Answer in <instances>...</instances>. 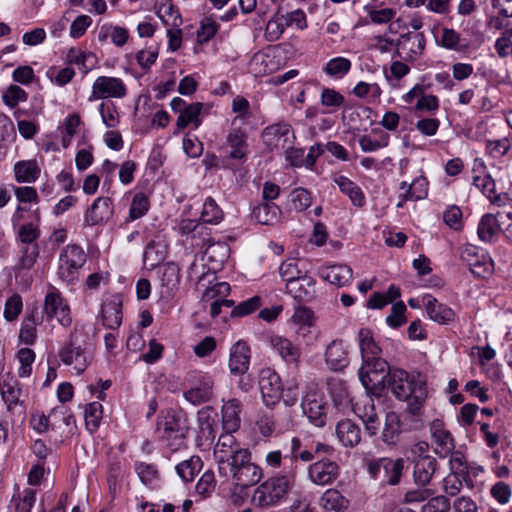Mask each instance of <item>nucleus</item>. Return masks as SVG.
Segmentation results:
<instances>
[{"mask_svg": "<svg viewBox=\"0 0 512 512\" xmlns=\"http://www.w3.org/2000/svg\"><path fill=\"white\" fill-rule=\"evenodd\" d=\"M285 29L282 14L278 12L268 21L265 29V38L271 42L276 41L281 37Z\"/></svg>", "mask_w": 512, "mask_h": 512, "instance_id": "obj_60", "label": "nucleus"}, {"mask_svg": "<svg viewBox=\"0 0 512 512\" xmlns=\"http://www.w3.org/2000/svg\"><path fill=\"white\" fill-rule=\"evenodd\" d=\"M294 479L293 472L268 478L254 489L252 504L261 509L279 505L292 488Z\"/></svg>", "mask_w": 512, "mask_h": 512, "instance_id": "obj_2", "label": "nucleus"}, {"mask_svg": "<svg viewBox=\"0 0 512 512\" xmlns=\"http://www.w3.org/2000/svg\"><path fill=\"white\" fill-rule=\"evenodd\" d=\"M333 182L339 187L340 191L350 199L354 206L363 207L365 205V195L355 182L339 174L333 176Z\"/></svg>", "mask_w": 512, "mask_h": 512, "instance_id": "obj_29", "label": "nucleus"}, {"mask_svg": "<svg viewBox=\"0 0 512 512\" xmlns=\"http://www.w3.org/2000/svg\"><path fill=\"white\" fill-rule=\"evenodd\" d=\"M320 276L325 281L337 287H342L352 280L351 267L344 264H334L320 269Z\"/></svg>", "mask_w": 512, "mask_h": 512, "instance_id": "obj_26", "label": "nucleus"}, {"mask_svg": "<svg viewBox=\"0 0 512 512\" xmlns=\"http://www.w3.org/2000/svg\"><path fill=\"white\" fill-rule=\"evenodd\" d=\"M93 58L95 56L92 53H85L76 48H71L67 53L68 63L77 65L84 73L91 69L92 65H88L87 62Z\"/></svg>", "mask_w": 512, "mask_h": 512, "instance_id": "obj_59", "label": "nucleus"}, {"mask_svg": "<svg viewBox=\"0 0 512 512\" xmlns=\"http://www.w3.org/2000/svg\"><path fill=\"white\" fill-rule=\"evenodd\" d=\"M259 389L263 403L273 407L282 397V382L278 373L271 368H263L259 373Z\"/></svg>", "mask_w": 512, "mask_h": 512, "instance_id": "obj_11", "label": "nucleus"}, {"mask_svg": "<svg viewBox=\"0 0 512 512\" xmlns=\"http://www.w3.org/2000/svg\"><path fill=\"white\" fill-rule=\"evenodd\" d=\"M60 359L66 365L72 366L77 374L86 370L88 362L84 350L76 346L74 341L64 347L59 353Z\"/></svg>", "mask_w": 512, "mask_h": 512, "instance_id": "obj_25", "label": "nucleus"}, {"mask_svg": "<svg viewBox=\"0 0 512 512\" xmlns=\"http://www.w3.org/2000/svg\"><path fill=\"white\" fill-rule=\"evenodd\" d=\"M291 207L298 211H304L312 204L310 192L304 188H296L290 193Z\"/></svg>", "mask_w": 512, "mask_h": 512, "instance_id": "obj_56", "label": "nucleus"}, {"mask_svg": "<svg viewBox=\"0 0 512 512\" xmlns=\"http://www.w3.org/2000/svg\"><path fill=\"white\" fill-rule=\"evenodd\" d=\"M213 395V381L205 378L202 383L184 392V397L193 405H200L209 401Z\"/></svg>", "mask_w": 512, "mask_h": 512, "instance_id": "obj_35", "label": "nucleus"}, {"mask_svg": "<svg viewBox=\"0 0 512 512\" xmlns=\"http://www.w3.org/2000/svg\"><path fill=\"white\" fill-rule=\"evenodd\" d=\"M286 291L299 302H308L315 296V281L312 277L304 275L289 284H286Z\"/></svg>", "mask_w": 512, "mask_h": 512, "instance_id": "obj_23", "label": "nucleus"}, {"mask_svg": "<svg viewBox=\"0 0 512 512\" xmlns=\"http://www.w3.org/2000/svg\"><path fill=\"white\" fill-rule=\"evenodd\" d=\"M226 144L230 148L229 158L243 160L248 151L247 134L241 128H232L226 137Z\"/></svg>", "mask_w": 512, "mask_h": 512, "instance_id": "obj_28", "label": "nucleus"}, {"mask_svg": "<svg viewBox=\"0 0 512 512\" xmlns=\"http://www.w3.org/2000/svg\"><path fill=\"white\" fill-rule=\"evenodd\" d=\"M280 208L273 202H263L254 207L252 216L260 224L273 225L279 221Z\"/></svg>", "mask_w": 512, "mask_h": 512, "instance_id": "obj_33", "label": "nucleus"}, {"mask_svg": "<svg viewBox=\"0 0 512 512\" xmlns=\"http://www.w3.org/2000/svg\"><path fill=\"white\" fill-rule=\"evenodd\" d=\"M135 471L141 482L145 485L153 484L159 476L157 468L153 464L138 462L135 464Z\"/></svg>", "mask_w": 512, "mask_h": 512, "instance_id": "obj_62", "label": "nucleus"}, {"mask_svg": "<svg viewBox=\"0 0 512 512\" xmlns=\"http://www.w3.org/2000/svg\"><path fill=\"white\" fill-rule=\"evenodd\" d=\"M35 358V352L30 348H21L17 351L16 359L19 362L18 376L20 378H27L31 375Z\"/></svg>", "mask_w": 512, "mask_h": 512, "instance_id": "obj_48", "label": "nucleus"}, {"mask_svg": "<svg viewBox=\"0 0 512 512\" xmlns=\"http://www.w3.org/2000/svg\"><path fill=\"white\" fill-rule=\"evenodd\" d=\"M405 461L402 458L387 457L370 460L367 463L369 475L383 484L396 485L400 482Z\"/></svg>", "mask_w": 512, "mask_h": 512, "instance_id": "obj_6", "label": "nucleus"}, {"mask_svg": "<svg viewBox=\"0 0 512 512\" xmlns=\"http://www.w3.org/2000/svg\"><path fill=\"white\" fill-rule=\"evenodd\" d=\"M52 419L50 413L45 415L42 411H34L31 413L29 425L39 434H44L51 430Z\"/></svg>", "mask_w": 512, "mask_h": 512, "instance_id": "obj_58", "label": "nucleus"}, {"mask_svg": "<svg viewBox=\"0 0 512 512\" xmlns=\"http://www.w3.org/2000/svg\"><path fill=\"white\" fill-rule=\"evenodd\" d=\"M242 404L238 399H230L222 405V428L225 432H236L241 425Z\"/></svg>", "mask_w": 512, "mask_h": 512, "instance_id": "obj_24", "label": "nucleus"}, {"mask_svg": "<svg viewBox=\"0 0 512 512\" xmlns=\"http://www.w3.org/2000/svg\"><path fill=\"white\" fill-rule=\"evenodd\" d=\"M358 341L362 360L375 358L381 355V348L375 342L371 330L361 328L358 332Z\"/></svg>", "mask_w": 512, "mask_h": 512, "instance_id": "obj_36", "label": "nucleus"}, {"mask_svg": "<svg viewBox=\"0 0 512 512\" xmlns=\"http://www.w3.org/2000/svg\"><path fill=\"white\" fill-rule=\"evenodd\" d=\"M81 124V118L78 114H71L66 117L64 122V133L62 135L61 144L64 148L71 145L72 139L77 133Z\"/></svg>", "mask_w": 512, "mask_h": 512, "instance_id": "obj_54", "label": "nucleus"}, {"mask_svg": "<svg viewBox=\"0 0 512 512\" xmlns=\"http://www.w3.org/2000/svg\"><path fill=\"white\" fill-rule=\"evenodd\" d=\"M127 86L122 79L112 76H99L92 85L90 99H122L127 95Z\"/></svg>", "mask_w": 512, "mask_h": 512, "instance_id": "obj_13", "label": "nucleus"}, {"mask_svg": "<svg viewBox=\"0 0 512 512\" xmlns=\"http://www.w3.org/2000/svg\"><path fill=\"white\" fill-rule=\"evenodd\" d=\"M202 464V460L199 456H191L189 459L180 462L176 466V472L182 480L189 482L192 481L195 475L201 470Z\"/></svg>", "mask_w": 512, "mask_h": 512, "instance_id": "obj_44", "label": "nucleus"}, {"mask_svg": "<svg viewBox=\"0 0 512 512\" xmlns=\"http://www.w3.org/2000/svg\"><path fill=\"white\" fill-rule=\"evenodd\" d=\"M203 104L200 102L191 103L185 108L184 111L178 116L176 125L178 129H184L189 124H193L195 128L200 126L201 120L199 118L202 111Z\"/></svg>", "mask_w": 512, "mask_h": 512, "instance_id": "obj_43", "label": "nucleus"}, {"mask_svg": "<svg viewBox=\"0 0 512 512\" xmlns=\"http://www.w3.org/2000/svg\"><path fill=\"white\" fill-rule=\"evenodd\" d=\"M301 407L303 414L315 426L323 427L326 424L328 406L321 395L316 392L307 393L302 400Z\"/></svg>", "mask_w": 512, "mask_h": 512, "instance_id": "obj_16", "label": "nucleus"}, {"mask_svg": "<svg viewBox=\"0 0 512 512\" xmlns=\"http://www.w3.org/2000/svg\"><path fill=\"white\" fill-rule=\"evenodd\" d=\"M250 360V346L243 340L237 341L230 348L228 363L230 373L243 376L249 370Z\"/></svg>", "mask_w": 512, "mask_h": 512, "instance_id": "obj_17", "label": "nucleus"}, {"mask_svg": "<svg viewBox=\"0 0 512 512\" xmlns=\"http://www.w3.org/2000/svg\"><path fill=\"white\" fill-rule=\"evenodd\" d=\"M41 323V319L36 316V309L27 314L21 324L19 340L26 345H32L37 336V325Z\"/></svg>", "mask_w": 512, "mask_h": 512, "instance_id": "obj_38", "label": "nucleus"}, {"mask_svg": "<svg viewBox=\"0 0 512 512\" xmlns=\"http://www.w3.org/2000/svg\"><path fill=\"white\" fill-rule=\"evenodd\" d=\"M14 173L17 182L32 183L40 176L41 169L36 160L18 161L14 165Z\"/></svg>", "mask_w": 512, "mask_h": 512, "instance_id": "obj_34", "label": "nucleus"}, {"mask_svg": "<svg viewBox=\"0 0 512 512\" xmlns=\"http://www.w3.org/2000/svg\"><path fill=\"white\" fill-rule=\"evenodd\" d=\"M161 284L168 291L172 292L178 288L180 282V270L174 263H167L163 266L161 272Z\"/></svg>", "mask_w": 512, "mask_h": 512, "instance_id": "obj_49", "label": "nucleus"}, {"mask_svg": "<svg viewBox=\"0 0 512 512\" xmlns=\"http://www.w3.org/2000/svg\"><path fill=\"white\" fill-rule=\"evenodd\" d=\"M227 476H231L237 486L249 487L257 484L263 474L262 469L251 461L250 451H247L241 452L237 461L227 467Z\"/></svg>", "mask_w": 512, "mask_h": 512, "instance_id": "obj_5", "label": "nucleus"}, {"mask_svg": "<svg viewBox=\"0 0 512 512\" xmlns=\"http://www.w3.org/2000/svg\"><path fill=\"white\" fill-rule=\"evenodd\" d=\"M122 304L118 300H107L102 304V324L108 329H118L122 323Z\"/></svg>", "mask_w": 512, "mask_h": 512, "instance_id": "obj_31", "label": "nucleus"}, {"mask_svg": "<svg viewBox=\"0 0 512 512\" xmlns=\"http://www.w3.org/2000/svg\"><path fill=\"white\" fill-rule=\"evenodd\" d=\"M460 259L476 277H485L493 270L492 260L485 254H480L473 245H464L460 249Z\"/></svg>", "mask_w": 512, "mask_h": 512, "instance_id": "obj_14", "label": "nucleus"}, {"mask_svg": "<svg viewBox=\"0 0 512 512\" xmlns=\"http://www.w3.org/2000/svg\"><path fill=\"white\" fill-rule=\"evenodd\" d=\"M216 487V480L214 472L211 470H208L203 473V475L198 480L195 491L196 493L201 496V498H207L211 496V494L214 492Z\"/></svg>", "mask_w": 512, "mask_h": 512, "instance_id": "obj_57", "label": "nucleus"}, {"mask_svg": "<svg viewBox=\"0 0 512 512\" xmlns=\"http://www.w3.org/2000/svg\"><path fill=\"white\" fill-rule=\"evenodd\" d=\"M249 451L243 448L241 444L233 436V432L222 433L214 447V457L218 463L219 473L227 476V467L234 461H237L238 455L241 452Z\"/></svg>", "mask_w": 512, "mask_h": 512, "instance_id": "obj_7", "label": "nucleus"}, {"mask_svg": "<svg viewBox=\"0 0 512 512\" xmlns=\"http://www.w3.org/2000/svg\"><path fill=\"white\" fill-rule=\"evenodd\" d=\"M430 432L436 445V454L441 458H445L455 448L451 433L445 429L444 423L440 419H435L431 422Z\"/></svg>", "mask_w": 512, "mask_h": 512, "instance_id": "obj_20", "label": "nucleus"}, {"mask_svg": "<svg viewBox=\"0 0 512 512\" xmlns=\"http://www.w3.org/2000/svg\"><path fill=\"white\" fill-rule=\"evenodd\" d=\"M3 102L10 108H14L19 102H24L28 98V94L24 89L17 85H10L4 92Z\"/></svg>", "mask_w": 512, "mask_h": 512, "instance_id": "obj_61", "label": "nucleus"}, {"mask_svg": "<svg viewBox=\"0 0 512 512\" xmlns=\"http://www.w3.org/2000/svg\"><path fill=\"white\" fill-rule=\"evenodd\" d=\"M86 258V253L80 246L76 244L65 246L59 256L57 272L59 279L67 284L76 282Z\"/></svg>", "mask_w": 512, "mask_h": 512, "instance_id": "obj_4", "label": "nucleus"}, {"mask_svg": "<svg viewBox=\"0 0 512 512\" xmlns=\"http://www.w3.org/2000/svg\"><path fill=\"white\" fill-rule=\"evenodd\" d=\"M425 44L426 40L422 33L409 32L401 35L396 42L394 57H400L406 61H414L423 53Z\"/></svg>", "mask_w": 512, "mask_h": 512, "instance_id": "obj_15", "label": "nucleus"}, {"mask_svg": "<svg viewBox=\"0 0 512 512\" xmlns=\"http://www.w3.org/2000/svg\"><path fill=\"white\" fill-rule=\"evenodd\" d=\"M150 201L147 195L142 192H138L133 196L130 209L129 219L131 221L137 220L143 217L149 210Z\"/></svg>", "mask_w": 512, "mask_h": 512, "instance_id": "obj_51", "label": "nucleus"}, {"mask_svg": "<svg viewBox=\"0 0 512 512\" xmlns=\"http://www.w3.org/2000/svg\"><path fill=\"white\" fill-rule=\"evenodd\" d=\"M336 434L339 441L345 446L353 448L361 441V428L349 419L338 422Z\"/></svg>", "mask_w": 512, "mask_h": 512, "instance_id": "obj_30", "label": "nucleus"}, {"mask_svg": "<svg viewBox=\"0 0 512 512\" xmlns=\"http://www.w3.org/2000/svg\"><path fill=\"white\" fill-rule=\"evenodd\" d=\"M310 480L317 485L331 484L339 475V466L328 459H319L308 469Z\"/></svg>", "mask_w": 512, "mask_h": 512, "instance_id": "obj_18", "label": "nucleus"}, {"mask_svg": "<svg viewBox=\"0 0 512 512\" xmlns=\"http://www.w3.org/2000/svg\"><path fill=\"white\" fill-rule=\"evenodd\" d=\"M35 502L36 490L33 488H26L12 498L15 512H30Z\"/></svg>", "mask_w": 512, "mask_h": 512, "instance_id": "obj_47", "label": "nucleus"}, {"mask_svg": "<svg viewBox=\"0 0 512 512\" xmlns=\"http://www.w3.org/2000/svg\"><path fill=\"white\" fill-rule=\"evenodd\" d=\"M325 362L333 371L343 370L349 364L348 351L344 342L339 339L333 340L325 350Z\"/></svg>", "mask_w": 512, "mask_h": 512, "instance_id": "obj_21", "label": "nucleus"}, {"mask_svg": "<svg viewBox=\"0 0 512 512\" xmlns=\"http://www.w3.org/2000/svg\"><path fill=\"white\" fill-rule=\"evenodd\" d=\"M473 184L490 199L494 204L499 206H505L504 201L507 200L506 196L496 195L495 193V182L489 175L475 176L473 178Z\"/></svg>", "mask_w": 512, "mask_h": 512, "instance_id": "obj_41", "label": "nucleus"}, {"mask_svg": "<svg viewBox=\"0 0 512 512\" xmlns=\"http://www.w3.org/2000/svg\"><path fill=\"white\" fill-rule=\"evenodd\" d=\"M437 470V461L430 455L420 456L414 463L413 478L415 484L427 486Z\"/></svg>", "mask_w": 512, "mask_h": 512, "instance_id": "obj_22", "label": "nucleus"}, {"mask_svg": "<svg viewBox=\"0 0 512 512\" xmlns=\"http://www.w3.org/2000/svg\"><path fill=\"white\" fill-rule=\"evenodd\" d=\"M325 510L343 511L348 507L349 501L336 489H328L320 499Z\"/></svg>", "mask_w": 512, "mask_h": 512, "instance_id": "obj_42", "label": "nucleus"}, {"mask_svg": "<svg viewBox=\"0 0 512 512\" xmlns=\"http://www.w3.org/2000/svg\"><path fill=\"white\" fill-rule=\"evenodd\" d=\"M351 61L345 57L330 59L323 68L325 74L334 78H342L351 69Z\"/></svg>", "mask_w": 512, "mask_h": 512, "instance_id": "obj_46", "label": "nucleus"}, {"mask_svg": "<svg viewBox=\"0 0 512 512\" xmlns=\"http://www.w3.org/2000/svg\"><path fill=\"white\" fill-rule=\"evenodd\" d=\"M157 15L168 27L178 28L182 25V17L178 8L169 1L159 4Z\"/></svg>", "mask_w": 512, "mask_h": 512, "instance_id": "obj_40", "label": "nucleus"}, {"mask_svg": "<svg viewBox=\"0 0 512 512\" xmlns=\"http://www.w3.org/2000/svg\"><path fill=\"white\" fill-rule=\"evenodd\" d=\"M165 258V252L163 246L160 243L154 241L150 242L144 251L143 260L144 263L154 268L161 263Z\"/></svg>", "mask_w": 512, "mask_h": 512, "instance_id": "obj_53", "label": "nucleus"}, {"mask_svg": "<svg viewBox=\"0 0 512 512\" xmlns=\"http://www.w3.org/2000/svg\"><path fill=\"white\" fill-rule=\"evenodd\" d=\"M423 305L429 318L440 324H446L454 319V312L447 305L438 302L432 295L423 297Z\"/></svg>", "mask_w": 512, "mask_h": 512, "instance_id": "obj_27", "label": "nucleus"}, {"mask_svg": "<svg viewBox=\"0 0 512 512\" xmlns=\"http://www.w3.org/2000/svg\"><path fill=\"white\" fill-rule=\"evenodd\" d=\"M401 431L400 416L394 411L388 412L385 416L384 427L382 430L383 442L389 445L395 444Z\"/></svg>", "mask_w": 512, "mask_h": 512, "instance_id": "obj_37", "label": "nucleus"}, {"mask_svg": "<svg viewBox=\"0 0 512 512\" xmlns=\"http://www.w3.org/2000/svg\"><path fill=\"white\" fill-rule=\"evenodd\" d=\"M358 374L366 389H374L381 384L388 386V376L384 374L368 371L362 367H360Z\"/></svg>", "mask_w": 512, "mask_h": 512, "instance_id": "obj_55", "label": "nucleus"}, {"mask_svg": "<svg viewBox=\"0 0 512 512\" xmlns=\"http://www.w3.org/2000/svg\"><path fill=\"white\" fill-rule=\"evenodd\" d=\"M406 305L399 301L392 305L391 313L386 318V323L392 328H399L406 323Z\"/></svg>", "mask_w": 512, "mask_h": 512, "instance_id": "obj_63", "label": "nucleus"}, {"mask_svg": "<svg viewBox=\"0 0 512 512\" xmlns=\"http://www.w3.org/2000/svg\"><path fill=\"white\" fill-rule=\"evenodd\" d=\"M22 389L17 380L10 378L0 382V394L7 405V410L12 411L15 406L21 404L20 396Z\"/></svg>", "mask_w": 512, "mask_h": 512, "instance_id": "obj_32", "label": "nucleus"}, {"mask_svg": "<svg viewBox=\"0 0 512 512\" xmlns=\"http://www.w3.org/2000/svg\"><path fill=\"white\" fill-rule=\"evenodd\" d=\"M388 388L400 401L407 403L406 410L420 416L427 399L426 377L420 373H408L403 369H393L388 373Z\"/></svg>", "mask_w": 512, "mask_h": 512, "instance_id": "obj_1", "label": "nucleus"}, {"mask_svg": "<svg viewBox=\"0 0 512 512\" xmlns=\"http://www.w3.org/2000/svg\"><path fill=\"white\" fill-rule=\"evenodd\" d=\"M223 218V212L212 197H208L201 212L200 219L204 223L218 224Z\"/></svg>", "mask_w": 512, "mask_h": 512, "instance_id": "obj_50", "label": "nucleus"}, {"mask_svg": "<svg viewBox=\"0 0 512 512\" xmlns=\"http://www.w3.org/2000/svg\"><path fill=\"white\" fill-rule=\"evenodd\" d=\"M156 431L172 450H178L185 446L188 427L174 411L161 412L157 419Z\"/></svg>", "mask_w": 512, "mask_h": 512, "instance_id": "obj_3", "label": "nucleus"}, {"mask_svg": "<svg viewBox=\"0 0 512 512\" xmlns=\"http://www.w3.org/2000/svg\"><path fill=\"white\" fill-rule=\"evenodd\" d=\"M23 308L22 297L19 294H13L6 300L4 308V318L7 321L17 319Z\"/></svg>", "mask_w": 512, "mask_h": 512, "instance_id": "obj_64", "label": "nucleus"}, {"mask_svg": "<svg viewBox=\"0 0 512 512\" xmlns=\"http://www.w3.org/2000/svg\"><path fill=\"white\" fill-rule=\"evenodd\" d=\"M114 208L111 198L98 197L86 210L84 219L89 226H95L107 222L113 215Z\"/></svg>", "mask_w": 512, "mask_h": 512, "instance_id": "obj_19", "label": "nucleus"}, {"mask_svg": "<svg viewBox=\"0 0 512 512\" xmlns=\"http://www.w3.org/2000/svg\"><path fill=\"white\" fill-rule=\"evenodd\" d=\"M261 137L264 145L271 151L289 148L296 139L291 125L285 121L267 126L263 129Z\"/></svg>", "mask_w": 512, "mask_h": 512, "instance_id": "obj_9", "label": "nucleus"}, {"mask_svg": "<svg viewBox=\"0 0 512 512\" xmlns=\"http://www.w3.org/2000/svg\"><path fill=\"white\" fill-rule=\"evenodd\" d=\"M300 260L288 258L279 267V274L286 284L306 275V272L299 267Z\"/></svg>", "mask_w": 512, "mask_h": 512, "instance_id": "obj_45", "label": "nucleus"}, {"mask_svg": "<svg viewBox=\"0 0 512 512\" xmlns=\"http://www.w3.org/2000/svg\"><path fill=\"white\" fill-rule=\"evenodd\" d=\"M102 419V405L98 402L90 403L85 408V425L93 433L98 429Z\"/></svg>", "mask_w": 512, "mask_h": 512, "instance_id": "obj_52", "label": "nucleus"}, {"mask_svg": "<svg viewBox=\"0 0 512 512\" xmlns=\"http://www.w3.org/2000/svg\"><path fill=\"white\" fill-rule=\"evenodd\" d=\"M500 231V224L493 214H485L478 224V236L484 242H491Z\"/></svg>", "mask_w": 512, "mask_h": 512, "instance_id": "obj_39", "label": "nucleus"}, {"mask_svg": "<svg viewBox=\"0 0 512 512\" xmlns=\"http://www.w3.org/2000/svg\"><path fill=\"white\" fill-rule=\"evenodd\" d=\"M43 313L48 321L56 319L64 327L72 324L70 307L61 292L54 286L50 285L45 295Z\"/></svg>", "mask_w": 512, "mask_h": 512, "instance_id": "obj_8", "label": "nucleus"}, {"mask_svg": "<svg viewBox=\"0 0 512 512\" xmlns=\"http://www.w3.org/2000/svg\"><path fill=\"white\" fill-rule=\"evenodd\" d=\"M52 419L51 431L55 436L53 443L57 446L61 445L66 439L70 438L75 429V418L73 414L63 406H57L50 410Z\"/></svg>", "mask_w": 512, "mask_h": 512, "instance_id": "obj_12", "label": "nucleus"}, {"mask_svg": "<svg viewBox=\"0 0 512 512\" xmlns=\"http://www.w3.org/2000/svg\"><path fill=\"white\" fill-rule=\"evenodd\" d=\"M272 350L292 369H298L302 359V348L289 338L274 334L269 337Z\"/></svg>", "mask_w": 512, "mask_h": 512, "instance_id": "obj_10", "label": "nucleus"}]
</instances>
